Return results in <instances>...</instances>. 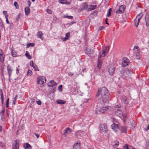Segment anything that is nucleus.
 <instances>
[{
    "label": "nucleus",
    "instance_id": "obj_1",
    "mask_svg": "<svg viewBox=\"0 0 149 149\" xmlns=\"http://www.w3.org/2000/svg\"><path fill=\"white\" fill-rule=\"evenodd\" d=\"M100 95H101L100 99L104 103H108L110 99V94L106 87H103L98 89L96 96L98 97Z\"/></svg>",
    "mask_w": 149,
    "mask_h": 149
},
{
    "label": "nucleus",
    "instance_id": "obj_2",
    "mask_svg": "<svg viewBox=\"0 0 149 149\" xmlns=\"http://www.w3.org/2000/svg\"><path fill=\"white\" fill-rule=\"evenodd\" d=\"M113 124L111 126V128L112 129L115 131V132L118 133V132L120 130L118 126V122L117 120L114 118H113Z\"/></svg>",
    "mask_w": 149,
    "mask_h": 149
},
{
    "label": "nucleus",
    "instance_id": "obj_3",
    "mask_svg": "<svg viewBox=\"0 0 149 149\" xmlns=\"http://www.w3.org/2000/svg\"><path fill=\"white\" fill-rule=\"evenodd\" d=\"M108 108L107 107H103L102 108H97L95 110V113L97 114L104 113L108 110Z\"/></svg>",
    "mask_w": 149,
    "mask_h": 149
},
{
    "label": "nucleus",
    "instance_id": "obj_4",
    "mask_svg": "<svg viewBox=\"0 0 149 149\" xmlns=\"http://www.w3.org/2000/svg\"><path fill=\"white\" fill-rule=\"evenodd\" d=\"M108 69L109 74L111 75H113L115 69L114 66L112 65H109L108 67Z\"/></svg>",
    "mask_w": 149,
    "mask_h": 149
},
{
    "label": "nucleus",
    "instance_id": "obj_5",
    "mask_svg": "<svg viewBox=\"0 0 149 149\" xmlns=\"http://www.w3.org/2000/svg\"><path fill=\"white\" fill-rule=\"evenodd\" d=\"M129 62V60L126 57H124L122 59L121 65L122 67H125L127 66Z\"/></svg>",
    "mask_w": 149,
    "mask_h": 149
},
{
    "label": "nucleus",
    "instance_id": "obj_6",
    "mask_svg": "<svg viewBox=\"0 0 149 149\" xmlns=\"http://www.w3.org/2000/svg\"><path fill=\"white\" fill-rule=\"evenodd\" d=\"M100 131L104 133H106L108 130L106 126L103 124H102L100 125Z\"/></svg>",
    "mask_w": 149,
    "mask_h": 149
},
{
    "label": "nucleus",
    "instance_id": "obj_7",
    "mask_svg": "<svg viewBox=\"0 0 149 149\" xmlns=\"http://www.w3.org/2000/svg\"><path fill=\"white\" fill-rule=\"evenodd\" d=\"M46 81V79L45 77H39L38 79L37 83L38 84L42 85Z\"/></svg>",
    "mask_w": 149,
    "mask_h": 149
},
{
    "label": "nucleus",
    "instance_id": "obj_8",
    "mask_svg": "<svg viewBox=\"0 0 149 149\" xmlns=\"http://www.w3.org/2000/svg\"><path fill=\"white\" fill-rule=\"evenodd\" d=\"M132 73L131 71L129 70L128 69H126L123 72V75L124 77H127L129 76Z\"/></svg>",
    "mask_w": 149,
    "mask_h": 149
},
{
    "label": "nucleus",
    "instance_id": "obj_9",
    "mask_svg": "<svg viewBox=\"0 0 149 149\" xmlns=\"http://www.w3.org/2000/svg\"><path fill=\"white\" fill-rule=\"evenodd\" d=\"M19 141L18 140H15L14 142L13 145V149H19Z\"/></svg>",
    "mask_w": 149,
    "mask_h": 149
},
{
    "label": "nucleus",
    "instance_id": "obj_10",
    "mask_svg": "<svg viewBox=\"0 0 149 149\" xmlns=\"http://www.w3.org/2000/svg\"><path fill=\"white\" fill-rule=\"evenodd\" d=\"M72 132V130L69 127L66 128L64 131L63 135L65 136H66L68 134H70Z\"/></svg>",
    "mask_w": 149,
    "mask_h": 149
},
{
    "label": "nucleus",
    "instance_id": "obj_11",
    "mask_svg": "<svg viewBox=\"0 0 149 149\" xmlns=\"http://www.w3.org/2000/svg\"><path fill=\"white\" fill-rule=\"evenodd\" d=\"M109 47L107 46L105 47L103 51L102 54V55H103V56H104L106 55L107 54L109 50Z\"/></svg>",
    "mask_w": 149,
    "mask_h": 149
},
{
    "label": "nucleus",
    "instance_id": "obj_12",
    "mask_svg": "<svg viewBox=\"0 0 149 149\" xmlns=\"http://www.w3.org/2000/svg\"><path fill=\"white\" fill-rule=\"evenodd\" d=\"M56 85V83L53 80L50 81L47 84V85L49 87H53Z\"/></svg>",
    "mask_w": 149,
    "mask_h": 149
},
{
    "label": "nucleus",
    "instance_id": "obj_13",
    "mask_svg": "<svg viewBox=\"0 0 149 149\" xmlns=\"http://www.w3.org/2000/svg\"><path fill=\"white\" fill-rule=\"evenodd\" d=\"M115 114L119 116L120 117L123 116V114L122 111L120 109H118L116 111Z\"/></svg>",
    "mask_w": 149,
    "mask_h": 149
},
{
    "label": "nucleus",
    "instance_id": "obj_14",
    "mask_svg": "<svg viewBox=\"0 0 149 149\" xmlns=\"http://www.w3.org/2000/svg\"><path fill=\"white\" fill-rule=\"evenodd\" d=\"M70 36V33L69 32L65 34V37L64 38H62V40L63 41H65L67 40H68Z\"/></svg>",
    "mask_w": 149,
    "mask_h": 149
},
{
    "label": "nucleus",
    "instance_id": "obj_15",
    "mask_svg": "<svg viewBox=\"0 0 149 149\" xmlns=\"http://www.w3.org/2000/svg\"><path fill=\"white\" fill-rule=\"evenodd\" d=\"M80 143H75L74 145L73 148L74 149H80Z\"/></svg>",
    "mask_w": 149,
    "mask_h": 149
},
{
    "label": "nucleus",
    "instance_id": "obj_16",
    "mask_svg": "<svg viewBox=\"0 0 149 149\" xmlns=\"http://www.w3.org/2000/svg\"><path fill=\"white\" fill-rule=\"evenodd\" d=\"M7 71L9 76H10L12 71V68L9 65H8L7 66Z\"/></svg>",
    "mask_w": 149,
    "mask_h": 149
},
{
    "label": "nucleus",
    "instance_id": "obj_17",
    "mask_svg": "<svg viewBox=\"0 0 149 149\" xmlns=\"http://www.w3.org/2000/svg\"><path fill=\"white\" fill-rule=\"evenodd\" d=\"M24 147L25 149H31V146L28 143H26L24 144Z\"/></svg>",
    "mask_w": 149,
    "mask_h": 149
},
{
    "label": "nucleus",
    "instance_id": "obj_18",
    "mask_svg": "<svg viewBox=\"0 0 149 149\" xmlns=\"http://www.w3.org/2000/svg\"><path fill=\"white\" fill-rule=\"evenodd\" d=\"M59 2L63 4H69L70 2L68 1L67 0H59Z\"/></svg>",
    "mask_w": 149,
    "mask_h": 149
},
{
    "label": "nucleus",
    "instance_id": "obj_19",
    "mask_svg": "<svg viewBox=\"0 0 149 149\" xmlns=\"http://www.w3.org/2000/svg\"><path fill=\"white\" fill-rule=\"evenodd\" d=\"M25 13V15H28L30 12V9L29 7H26L24 8Z\"/></svg>",
    "mask_w": 149,
    "mask_h": 149
},
{
    "label": "nucleus",
    "instance_id": "obj_20",
    "mask_svg": "<svg viewBox=\"0 0 149 149\" xmlns=\"http://www.w3.org/2000/svg\"><path fill=\"white\" fill-rule=\"evenodd\" d=\"M43 35V34L41 31H39L38 32L37 36L38 37L40 38L42 40V36Z\"/></svg>",
    "mask_w": 149,
    "mask_h": 149
},
{
    "label": "nucleus",
    "instance_id": "obj_21",
    "mask_svg": "<svg viewBox=\"0 0 149 149\" xmlns=\"http://www.w3.org/2000/svg\"><path fill=\"white\" fill-rule=\"evenodd\" d=\"M56 102L58 104H64L65 102L66 101L64 100H56Z\"/></svg>",
    "mask_w": 149,
    "mask_h": 149
},
{
    "label": "nucleus",
    "instance_id": "obj_22",
    "mask_svg": "<svg viewBox=\"0 0 149 149\" xmlns=\"http://www.w3.org/2000/svg\"><path fill=\"white\" fill-rule=\"evenodd\" d=\"M1 52V53H0V61L1 62H3L4 59V56L3 54V52H2V50H0Z\"/></svg>",
    "mask_w": 149,
    "mask_h": 149
},
{
    "label": "nucleus",
    "instance_id": "obj_23",
    "mask_svg": "<svg viewBox=\"0 0 149 149\" xmlns=\"http://www.w3.org/2000/svg\"><path fill=\"white\" fill-rule=\"evenodd\" d=\"M145 21L146 25L147 26H148L149 25V18L148 16H146L145 18Z\"/></svg>",
    "mask_w": 149,
    "mask_h": 149
},
{
    "label": "nucleus",
    "instance_id": "obj_24",
    "mask_svg": "<svg viewBox=\"0 0 149 149\" xmlns=\"http://www.w3.org/2000/svg\"><path fill=\"white\" fill-rule=\"evenodd\" d=\"M143 14L142 13H140L136 17V19H137L139 20H140V19H141L142 17L143 16Z\"/></svg>",
    "mask_w": 149,
    "mask_h": 149
},
{
    "label": "nucleus",
    "instance_id": "obj_25",
    "mask_svg": "<svg viewBox=\"0 0 149 149\" xmlns=\"http://www.w3.org/2000/svg\"><path fill=\"white\" fill-rule=\"evenodd\" d=\"M139 20L135 18L134 20V24L136 27H137L139 22Z\"/></svg>",
    "mask_w": 149,
    "mask_h": 149
},
{
    "label": "nucleus",
    "instance_id": "obj_26",
    "mask_svg": "<svg viewBox=\"0 0 149 149\" xmlns=\"http://www.w3.org/2000/svg\"><path fill=\"white\" fill-rule=\"evenodd\" d=\"M25 55L28 59H30L31 58V56L30 55L28 51H26Z\"/></svg>",
    "mask_w": 149,
    "mask_h": 149
},
{
    "label": "nucleus",
    "instance_id": "obj_27",
    "mask_svg": "<svg viewBox=\"0 0 149 149\" xmlns=\"http://www.w3.org/2000/svg\"><path fill=\"white\" fill-rule=\"evenodd\" d=\"M112 11V9L111 8L109 9L108 11L107 12V16L108 17H109L111 16V12Z\"/></svg>",
    "mask_w": 149,
    "mask_h": 149
},
{
    "label": "nucleus",
    "instance_id": "obj_28",
    "mask_svg": "<svg viewBox=\"0 0 149 149\" xmlns=\"http://www.w3.org/2000/svg\"><path fill=\"white\" fill-rule=\"evenodd\" d=\"M120 130L122 131V132L126 133L127 131L126 128L125 127H123L121 128Z\"/></svg>",
    "mask_w": 149,
    "mask_h": 149
},
{
    "label": "nucleus",
    "instance_id": "obj_29",
    "mask_svg": "<svg viewBox=\"0 0 149 149\" xmlns=\"http://www.w3.org/2000/svg\"><path fill=\"white\" fill-rule=\"evenodd\" d=\"M120 8L122 12H124L125 9V6L122 5L119 7Z\"/></svg>",
    "mask_w": 149,
    "mask_h": 149
},
{
    "label": "nucleus",
    "instance_id": "obj_30",
    "mask_svg": "<svg viewBox=\"0 0 149 149\" xmlns=\"http://www.w3.org/2000/svg\"><path fill=\"white\" fill-rule=\"evenodd\" d=\"M34 45H35V44L34 43H28L26 45V48H28L30 46L33 47L34 46Z\"/></svg>",
    "mask_w": 149,
    "mask_h": 149
},
{
    "label": "nucleus",
    "instance_id": "obj_31",
    "mask_svg": "<svg viewBox=\"0 0 149 149\" xmlns=\"http://www.w3.org/2000/svg\"><path fill=\"white\" fill-rule=\"evenodd\" d=\"M136 58V59H140V54L139 52H136L135 54Z\"/></svg>",
    "mask_w": 149,
    "mask_h": 149
},
{
    "label": "nucleus",
    "instance_id": "obj_32",
    "mask_svg": "<svg viewBox=\"0 0 149 149\" xmlns=\"http://www.w3.org/2000/svg\"><path fill=\"white\" fill-rule=\"evenodd\" d=\"M101 62L98 59L97 62V67L98 68L100 69L101 68Z\"/></svg>",
    "mask_w": 149,
    "mask_h": 149
},
{
    "label": "nucleus",
    "instance_id": "obj_33",
    "mask_svg": "<svg viewBox=\"0 0 149 149\" xmlns=\"http://www.w3.org/2000/svg\"><path fill=\"white\" fill-rule=\"evenodd\" d=\"M80 131H78L75 133V135L77 138H78L79 136L80 135Z\"/></svg>",
    "mask_w": 149,
    "mask_h": 149
},
{
    "label": "nucleus",
    "instance_id": "obj_34",
    "mask_svg": "<svg viewBox=\"0 0 149 149\" xmlns=\"http://www.w3.org/2000/svg\"><path fill=\"white\" fill-rule=\"evenodd\" d=\"M96 7V5H92L90 6V8H89V10H93L95 9V8Z\"/></svg>",
    "mask_w": 149,
    "mask_h": 149
},
{
    "label": "nucleus",
    "instance_id": "obj_35",
    "mask_svg": "<svg viewBox=\"0 0 149 149\" xmlns=\"http://www.w3.org/2000/svg\"><path fill=\"white\" fill-rule=\"evenodd\" d=\"M115 143L114 146L115 147H116L118 146L119 145V142L118 141H114Z\"/></svg>",
    "mask_w": 149,
    "mask_h": 149
},
{
    "label": "nucleus",
    "instance_id": "obj_36",
    "mask_svg": "<svg viewBox=\"0 0 149 149\" xmlns=\"http://www.w3.org/2000/svg\"><path fill=\"white\" fill-rule=\"evenodd\" d=\"M131 123H132L131 125L133 127H135L136 125V123L133 120H132Z\"/></svg>",
    "mask_w": 149,
    "mask_h": 149
},
{
    "label": "nucleus",
    "instance_id": "obj_37",
    "mask_svg": "<svg viewBox=\"0 0 149 149\" xmlns=\"http://www.w3.org/2000/svg\"><path fill=\"white\" fill-rule=\"evenodd\" d=\"M116 13H117L121 14L123 12H122L121 10L119 8V9L116 11Z\"/></svg>",
    "mask_w": 149,
    "mask_h": 149
},
{
    "label": "nucleus",
    "instance_id": "obj_38",
    "mask_svg": "<svg viewBox=\"0 0 149 149\" xmlns=\"http://www.w3.org/2000/svg\"><path fill=\"white\" fill-rule=\"evenodd\" d=\"M123 102L126 104L128 103V100L126 98H123Z\"/></svg>",
    "mask_w": 149,
    "mask_h": 149
},
{
    "label": "nucleus",
    "instance_id": "obj_39",
    "mask_svg": "<svg viewBox=\"0 0 149 149\" xmlns=\"http://www.w3.org/2000/svg\"><path fill=\"white\" fill-rule=\"evenodd\" d=\"M14 5L16 8L17 9L19 8V5L17 2L16 1L14 3Z\"/></svg>",
    "mask_w": 149,
    "mask_h": 149
},
{
    "label": "nucleus",
    "instance_id": "obj_40",
    "mask_svg": "<svg viewBox=\"0 0 149 149\" xmlns=\"http://www.w3.org/2000/svg\"><path fill=\"white\" fill-rule=\"evenodd\" d=\"M64 17L70 19H72L73 17L71 16H64Z\"/></svg>",
    "mask_w": 149,
    "mask_h": 149
},
{
    "label": "nucleus",
    "instance_id": "obj_41",
    "mask_svg": "<svg viewBox=\"0 0 149 149\" xmlns=\"http://www.w3.org/2000/svg\"><path fill=\"white\" fill-rule=\"evenodd\" d=\"M35 71H39V69L38 68L37 66L36 65H34L33 66V67Z\"/></svg>",
    "mask_w": 149,
    "mask_h": 149
},
{
    "label": "nucleus",
    "instance_id": "obj_42",
    "mask_svg": "<svg viewBox=\"0 0 149 149\" xmlns=\"http://www.w3.org/2000/svg\"><path fill=\"white\" fill-rule=\"evenodd\" d=\"M47 13L49 14H51L52 13V10L49 9H47Z\"/></svg>",
    "mask_w": 149,
    "mask_h": 149
},
{
    "label": "nucleus",
    "instance_id": "obj_43",
    "mask_svg": "<svg viewBox=\"0 0 149 149\" xmlns=\"http://www.w3.org/2000/svg\"><path fill=\"white\" fill-rule=\"evenodd\" d=\"M30 65L33 67V66L34 65H36L34 64V63H33V61H31L30 63Z\"/></svg>",
    "mask_w": 149,
    "mask_h": 149
},
{
    "label": "nucleus",
    "instance_id": "obj_44",
    "mask_svg": "<svg viewBox=\"0 0 149 149\" xmlns=\"http://www.w3.org/2000/svg\"><path fill=\"white\" fill-rule=\"evenodd\" d=\"M3 14L5 15V17H6V15H7V17H8V15L7 14V11H3Z\"/></svg>",
    "mask_w": 149,
    "mask_h": 149
},
{
    "label": "nucleus",
    "instance_id": "obj_45",
    "mask_svg": "<svg viewBox=\"0 0 149 149\" xmlns=\"http://www.w3.org/2000/svg\"><path fill=\"white\" fill-rule=\"evenodd\" d=\"M62 86L61 85H60L58 87V89L60 91H62Z\"/></svg>",
    "mask_w": 149,
    "mask_h": 149
},
{
    "label": "nucleus",
    "instance_id": "obj_46",
    "mask_svg": "<svg viewBox=\"0 0 149 149\" xmlns=\"http://www.w3.org/2000/svg\"><path fill=\"white\" fill-rule=\"evenodd\" d=\"M20 14L19 13V15H18L17 17L16 18V21H18L19 19V18L20 17Z\"/></svg>",
    "mask_w": 149,
    "mask_h": 149
},
{
    "label": "nucleus",
    "instance_id": "obj_47",
    "mask_svg": "<svg viewBox=\"0 0 149 149\" xmlns=\"http://www.w3.org/2000/svg\"><path fill=\"white\" fill-rule=\"evenodd\" d=\"M0 92H1V98H3V94L2 92V90H0Z\"/></svg>",
    "mask_w": 149,
    "mask_h": 149
},
{
    "label": "nucleus",
    "instance_id": "obj_48",
    "mask_svg": "<svg viewBox=\"0 0 149 149\" xmlns=\"http://www.w3.org/2000/svg\"><path fill=\"white\" fill-rule=\"evenodd\" d=\"M6 19V21L7 24H9L10 22L8 20V18L7 15H6V17H5Z\"/></svg>",
    "mask_w": 149,
    "mask_h": 149
},
{
    "label": "nucleus",
    "instance_id": "obj_49",
    "mask_svg": "<svg viewBox=\"0 0 149 149\" xmlns=\"http://www.w3.org/2000/svg\"><path fill=\"white\" fill-rule=\"evenodd\" d=\"M32 74V72L31 70H29L27 72V74L31 75Z\"/></svg>",
    "mask_w": 149,
    "mask_h": 149
},
{
    "label": "nucleus",
    "instance_id": "obj_50",
    "mask_svg": "<svg viewBox=\"0 0 149 149\" xmlns=\"http://www.w3.org/2000/svg\"><path fill=\"white\" fill-rule=\"evenodd\" d=\"M27 3L28 5V6H29L28 7H30L31 6V2L29 0H28L27 1Z\"/></svg>",
    "mask_w": 149,
    "mask_h": 149
},
{
    "label": "nucleus",
    "instance_id": "obj_51",
    "mask_svg": "<svg viewBox=\"0 0 149 149\" xmlns=\"http://www.w3.org/2000/svg\"><path fill=\"white\" fill-rule=\"evenodd\" d=\"M36 103L39 105H40L41 104V102L40 100H38L36 102Z\"/></svg>",
    "mask_w": 149,
    "mask_h": 149
},
{
    "label": "nucleus",
    "instance_id": "obj_52",
    "mask_svg": "<svg viewBox=\"0 0 149 149\" xmlns=\"http://www.w3.org/2000/svg\"><path fill=\"white\" fill-rule=\"evenodd\" d=\"M11 54H12V55L13 57H15L16 56V54H15L13 53V50H12Z\"/></svg>",
    "mask_w": 149,
    "mask_h": 149
},
{
    "label": "nucleus",
    "instance_id": "obj_53",
    "mask_svg": "<svg viewBox=\"0 0 149 149\" xmlns=\"http://www.w3.org/2000/svg\"><path fill=\"white\" fill-rule=\"evenodd\" d=\"M68 74L69 76H72L73 75V73L71 72H69Z\"/></svg>",
    "mask_w": 149,
    "mask_h": 149
},
{
    "label": "nucleus",
    "instance_id": "obj_54",
    "mask_svg": "<svg viewBox=\"0 0 149 149\" xmlns=\"http://www.w3.org/2000/svg\"><path fill=\"white\" fill-rule=\"evenodd\" d=\"M104 26H100V27H99V31H101V30H102V29H104Z\"/></svg>",
    "mask_w": 149,
    "mask_h": 149
},
{
    "label": "nucleus",
    "instance_id": "obj_55",
    "mask_svg": "<svg viewBox=\"0 0 149 149\" xmlns=\"http://www.w3.org/2000/svg\"><path fill=\"white\" fill-rule=\"evenodd\" d=\"M35 135L36 136L37 138H38L39 137L40 135L38 134L34 133Z\"/></svg>",
    "mask_w": 149,
    "mask_h": 149
},
{
    "label": "nucleus",
    "instance_id": "obj_56",
    "mask_svg": "<svg viewBox=\"0 0 149 149\" xmlns=\"http://www.w3.org/2000/svg\"><path fill=\"white\" fill-rule=\"evenodd\" d=\"M139 49V47L138 46H134V49Z\"/></svg>",
    "mask_w": 149,
    "mask_h": 149
},
{
    "label": "nucleus",
    "instance_id": "obj_57",
    "mask_svg": "<svg viewBox=\"0 0 149 149\" xmlns=\"http://www.w3.org/2000/svg\"><path fill=\"white\" fill-rule=\"evenodd\" d=\"M148 130H149V124L148 125L147 127V129H144V130L145 131H147Z\"/></svg>",
    "mask_w": 149,
    "mask_h": 149
},
{
    "label": "nucleus",
    "instance_id": "obj_58",
    "mask_svg": "<svg viewBox=\"0 0 149 149\" xmlns=\"http://www.w3.org/2000/svg\"><path fill=\"white\" fill-rule=\"evenodd\" d=\"M108 20V19L107 18H106L105 19V22H106V24L109 25V23L107 22Z\"/></svg>",
    "mask_w": 149,
    "mask_h": 149
},
{
    "label": "nucleus",
    "instance_id": "obj_59",
    "mask_svg": "<svg viewBox=\"0 0 149 149\" xmlns=\"http://www.w3.org/2000/svg\"><path fill=\"white\" fill-rule=\"evenodd\" d=\"M5 111V109H4L1 112V114H2L3 115V114L4 113Z\"/></svg>",
    "mask_w": 149,
    "mask_h": 149
},
{
    "label": "nucleus",
    "instance_id": "obj_60",
    "mask_svg": "<svg viewBox=\"0 0 149 149\" xmlns=\"http://www.w3.org/2000/svg\"><path fill=\"white\" fill-rule=\"evenodd\" d=\"M121 117L122 118H124V119H125L127 117V116L126 115H123V116H121Z\"/></svg>",
    "mask_w": 149,
    "mask_h": 149
},
{
    "label": "nucleus",
    "instance_id": "obj_61",
    "mask_svg": "<svg viewBox=\"0 0 149 149\" xmlns=\"http://www.w3.org/2000/svg\"><path fill=\"white\" fill-rule=\"evenodd\" d=\"M116 106L117 108H119L121 106L120 105H116Z\"/></svg>",
    "mask_w": 149,
    "mask_h": 149
},
{
    "label": "nucleus",
    "instance_id": "obj_62",
    "mask_svg": "<svg viewBox=\"0 0 149 149\" xmlns=\"http://www.w3.org/2000/svg\"><path fill=\"white\" fill-rule=\"evenodd\" d=\"M90 51L91 52H90V53L89 54H92L93 53V50L92 49H91V50H90Z\"/></svg>",
    "mask_w": 149,
    "mask_h": 149
},
{
    "label": "nucleus",
    "instance_id": "obj_63",
    "mask_svg": "<svg viewBox=\"0 0 149 149\" xmlns=\"http://www.w3.org/2000/svg\"><path fill=\"white\" fill-rule=\"evenodd\" d=\"M17 96H18L17 95H16V96L14 98V100H17Z\"/></svg>",
    "mask_w": 149,
    "mask_h": 149
},
{
    "label": "nucleus",
    "instance_id": "obj_64",
    "mask_svg": "<svg viewBox=\"0 0 149 149\" xmlns=\"http://www.w3.org/2000/svg\"><path fill=\"white\" fill-rule=\"evenodd\" d=\"M8 103H6V107L8 108Z\"/></svg>",
    "mask_w": 149,
    "mask_h": 149
}]
</instances>
